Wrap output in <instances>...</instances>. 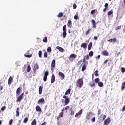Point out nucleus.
<instances>
[{
  "label": "nucleus",
  "instance_id": "obj_1",
  "mask_svg": "<svg viewBox=\"0 0 125 125\" xmlns=\"http://www.w3.org/2000/svg\"><path fill=\"white\" fill-rule=\"evenodd\" d=\"M83 85V78H80L76 82V86L79 88H82Z\"/></svg>",
  "mask_w": 125,
  "mask_h": 125
},
{
  "label": "nucleus",
  "instance_id": "obj_2",
  "mask_svg": "<svg viewBox=\"0 0 125 125\" xmlns=\"http://www.w3.org/2000/svg\"><path fill=\"white\" fill-rule=\"evenodd\" d=\"M67 25L65 24L63 27H62V38L63 39H65L66 38V36H67V28H66Z\"/></svg>",
  "mask_w": 125,
  "mask_h": 125
},
{
  "label": "nucleus",
  "instance_id": "obj_3",
  "mask_svg": "<svg viewBox=\"0 0 125 125\" xmlns=\"http://www.w3.org/2000/svg\"><path fill=\"white\" fill-rule=\"evenodd\" d=\"M63 98H64V106H66V105H68L70 102V98H69V97L66 96V95H64L63 97Z\"/></svg>",
  "mask_w": 125,
  "mask_h": 125
},
{
  "label": "nucleus",
  "instance_id": "obj_4",
  "mask_svg": "<svg viewBox=\"0 0 125 125\" xmlns=\"http://www.w3.org/2000/svg\"><path fill=\"white\" fill-rule=\"evenodd\" d=\"M24 92L21 93L17 99L16 102H21V100L24 99Z\"/></svg>",
  "mask_w": 125,
  "mask_h": 125
},
{
  "label": "nucleus",
  "instance_id": "obj_5",
  "mask_svg": "<svg viewBox=\"0 0 125 125\" xmlns=\"http://www.w3.org/2000/svg\"><path fill=\"white\" fill-rule=\"evenodd\" d=\"M77 58V55L74 54H72L70 55L69 57V60L71 61V62H73L75 59Z\"/></svg>",
  "mask_w": 125,
  "mask_h": 125
},
{
  "label": "nucleus",
  "instance_id": "obj_6",
  "mask_svg": "<svg viewBox=\"0 0 125 125\" xmlns=\"http://www.w3.org/2000/svg\"><path fill=\"white\" fill-rule=\"evenodd\" d=\"M55 67V60H53L51 65V70L52 72H54V67Z\"/></svg>",
  "mask_w": 125,
  "mask_h": 125
},
{
  "label": "nucleus",
  "instance_id": "obj_7",
  "mask_svg": "<svg viewBox=\"0 0 125 125\" xmlns=\"http://www.w3.org/2000/svg\"><path fill=\"white\" fill-rule=\"evenodd\" d=\"M47 76H48V71L45 72L44 74V77L43 78V80L44 82H46V80H47Z\"/></svg>",
  "mask_w": 125,
  "mask_h": 125
},
{
  "label": "nucleus",
  "instance_id": "obj_8",
  "mask_svg": "<svg viewBox=\"0 0 125 125\" xmlns=\"http://www.w3.org/2000/svg\"><path fill=\"white\" fill-rule=\"evenodd\" d=\"M67 26H68V28H72L73 27V24L72 23V21H71L70 20L68 21Z\"/></svg>",
  "mask_w": 125,
  "mask_h": 125
},
{
  "label": "nucleus",
  "instance_id": "obj_9",
  "mask_svg": "<svg viewBox=\"0 0 125 125\" xmlns=\"http://www.w3.org/2000/svg\"><path fill=\"white\" fill-rule=\"evenodd\" d=\"M81 47L83 48V49H86L87 48V44H86V43H83L81 45Z\"/></svg>",
  "mask_w": 125,
  "mask_h": 125
},
{
  "label": "nucleus",
  "instance_id": "obj_10",
  "mask_svg": "<svg viewBox=\"0 0 125 125\" xmlns=\"http://www.w3.org/2000/svg\"><path fill=\"white\" fill-rule=\"evenodd\" d=\"M83 109H81L79 112H78L77 113H76L75 114V118H78V117H79V116H81V115H82V114H83Z\"/></svg>",
  "mask_w": 125,
  "mask_h": 125
},
{
  "label": "nucleus",
  "instance_id": "obj_11",
  "mask_svg": "<svg viewBox=\"0 0 125 125\" xmlns=\"http://www.w3.org/2000/svg\"><path fill=\"white\" fill-rule=\"evenodd\" d=\"M107 15H108V16H111V17H113L114 15V12H113V10H111L110 11H108L107 12Z\"/></svg>",
  "mask_w": 125,
  "mask_h": 125
},
{
  "label": "nucleus",
  "instance_id": "obj_12",
  "mask_svg": "<svg viewBox=\"0 0 125 125\" xmlns=\"http://www.w3.org/2000/svg\"><path fill=\"white\" fill-rule=\"evenodd\" d=\"M55 82V76L54 74H52L51 78V83H53Z\"/></svg>",
  "mask_w": 125,
  "mask_h": 125
},
{
  "label": "nucleus",
  "instance_id": "obj_13",
  "mask_svg": "<svg viewBox=\"0 0 125 125\" xmlns=\"http://www.w3.org/2000/svg\"><path fill=\"white\" fill-rule=\"evenodd\" d=\"M91 23L92 24L93 28H96V22H95V20H92Z\"/></svg>",
  "mask_w": 125,
  "mask_h": 125
},
{
  "label": "nucleus",
  "instance_id": "obj_14",
  "mask_svg": "<svg viewBox=\"0 0 125 125\" xmlns=\"http://www.w3.org/2000/svg\"><path fill=\"white\" fill-rule=\"evenodd\" d=\"M20 92H21V87H19L17 89L16 94L17 95H20Z\"/></svg>",
  "mask_w": 125,
  "mask_h": 125
},
{
  "label": "nucleus",
  "instance_id": "obj_15",
  "mask_svg": "<svg viewBox=\"0 0 125 125\" xmlns=\"http://www.w3.org/2000/svg\"><path fill=\"white\" fill-rule=\"evenodd\" d=\"M56 49H58L59 51H60V52H63L64 51V49H63V48L59 46H57L56 47Z\"/></svg>",
  "mask_w": 125,
  "mask_h": 125
},
{
  "label": "nucleus",
  "instance_id": "obj_16",
  "mask_svg": "<svg viewBox=\"0 0 125 125\" xmlns=\"http://www.w3.org/2000/svg\"><path fill=\"white\" fill-rule=\"evenodd\" d=\"M37 69H39V65H38V63H36L34 64L33 69L34 72H37Z\"/></svg>",
  "mask_w": 125,
  "mask_h": 125
},
{
  "label": "nucleus",
  "instance_id": "obj_17",
  "mask_svg": "<svg viewBox=\"0 0 125 125\" xmlns=\"http://www.w3.org/2000/svg\"><path fill=\"white\" fill-rule=\"evenodd\" d=\"M85 60H89V56L88 55H87L84 57L83 62H85Z\"/></svg>",
  "mask_w": 125,
  "mask_h": 125
},
{
  "label": "nucleus",
  "instance_id": "obj_18",
  "mask_svg": "<svg viewBox=\"0 0 125 125\" xmlns=\"http://www.w3.org/2000/svg\"><path fill=\"white\" fill-rule=\"evenodd\" d=\"M102 54L103 55H104V56H108V55H109V53H108V52H107V50L103 51L102 52Z\"/></svg>",
  "mask_w": 125,
  "mask_h": 125
},
{
  "label": "nucleus",
  "instance_id": "obj_19",
  "mask_svg": "<svg viewBox=\"0 0 125 125\" xmlns=\"http://www.w3.org/2000/svg\"><path fill=\"white\" fill-rule=\"evenodd\" d=\"M12 81H13V78H12V77L10 76L8 79V84L10 85L12 83Z\"/></svg>",
  "mask_w": 125,
  "mask_h": 125
},
{
  "label": "nucleus",
  "instance_id": "obj_20",
  "mask_svg": "<svg viewBox=\"0 0 125 125\" xmlns=\"http://www.w3.org/2000/svg\"><path fill=\"white\" fill-rule=\"evenodd\" d=\"M59 75L61 77L62 80H64V78H65V75H64V73H62V72H59Z\"/></svg>",
  "mask_w": 125,
  "mask_h": 125
},
{
  "label": "nucleus",
  "instance_id": "obj_21",
  "mask_svg": "<svg viewBox=\"0 0 125 125\" xmlns=\"http://www.w3.org/2000/svg\"><path fill=\"white\" fill-rule=\"evenodd\" d=\"M35 109L37 112H42V108H41V106H40L39 105L36 106Z\"/></svg>",
  "mask_w": 125,
  "mask_h": 125
},
{
  "label": "nucleus",
  "instance_id": "obj_22",
  "mask_svg": "<svg viewBox=\"0 0 125 125\" xmlns=\"http://www.w3.org/2000/svg\"><path fill=\"white\" fill-rule=\"evenodd\" d=\"M44 102V99L43 98H42L39 100L38 101V104H41V103H43Z\"/></svg>",
  "mask_w": 125,
  "mask_h": 125
},
{
  "label": "nucleus",
  "instance_id": "obj_23",
  "mask_svg": "<svg viewBox=\"0 0 125 125\" xmlns=\"http://www.w3.org/2000/svg\"><path fill=\"white\" fill-rule=\"evenodd\" d=\"M89 85L90 87H93L95 86V83L94 82V81H92V82L89 83Z\"/></svg>",
  "mask_w": 125,
  "mask_h": 125
},
{
  "label": "nucleus",
  "instance_id": "obj_24",
  "mask_svg": "<svg viewBox=\"0 0 125 125\" xmlns=\"http://www.w3.org/2000/svg\"><path fill=\"white\" fill-rule=\"evenodd\" d=\"M62 117H63V111L60 113L59 115L58 116V117H57L58 121H59V119H60V118H62Z\"/></svg>",
  "mask_w": 125,
  "mask_h": 125
},
{
  "label": "nucleus",
  "instance_id": "obj_25",
  "mask_svg": "<svg viewBox=\"0 0 125 125\" xmlns=\"http://www.w3.org/2000/svg\"><path fill=\"white\" fill-rule=\"evenodd\" d=\"M102 117H103V119H102ZM100 119H102V122H103V121H104L105 120V119H106V115L102 114L100 116Z\"/></svg>",
  "mask_w": 125,
  "mask_h": 125
},
{
  "label": "nucleus",
  "instance_id": "obj_26",
  "mask_svg": "<svg viewBox=\"0 0 125 125\" xmlns=\"http://www.w3.org/2000/svg\"><path fill=\"white\" fill-rule=\"evenodd\" d=\"M70 109V106L67 105L65 107H63L62 112H64V111H67V110H69Z\"/></svg>",
  "mask_w": 125,
  "mask_h": 125
},
{
  "label": "nucleus",
  "instance_id": "obj_27",
  "mask_svg": "<svg viewBox=\"0 0 125 125\" xmlns=\"http://www.w3.org/2000/svg\"><path fill=\"white\" fill-rule=\"evenodd\" d=\"M92 47V42H90L88 45V50H90Z\"/></svg>",
  "mask_w": 125,
  "mask_h": 125
},
{
  "label": "nucleus",
  "instance_id": "obj_28",
  "mask_svg": "<svg viewBox=\"0 0 125 125\" xmlns=\"http://www.w3.org/2000/svg\"><path fill=\"white\" fill-rule=\"evenodd\" d=\"M91 114H92L91 112H87L86 117L87 120H89L90 119Z\"/></svg>",
  "mask_w": 125,
  "mask_h": 125
},
{
  "label": "nucleus",
  "instance_id": "obj_29",
  "mask_svg": "<svg viewBox=\"0 0 125 125\" xmlns=\"http://www.w3.org/2000/svg\"><path fill=\"white\" fill-rule=\"evenodd\" d=\"M70 93H71V89H68L65 92L64 95H68V94H70Z\"/></svg>",
  "mask_w": 125,
  "mask_h": 125
},
{
  "label": "nucleus",
  "instance_id": "obj_30",
  "mask_svg": "<svg viewBox=\"0 0 125 125\" xmlns=\"http://www.w3.org/2000/svg\"><path fill=\"white\" fill-rule=\"evenodd\" d=\"M39 94H42V86H40L39 88Z\"/></svg>",
  "mask_w": 125,
  "mask_h": 125
},
{
  "label": "nucleus",
  "instance_id": "obj_31",
  "mask_svg": "<svg viewBox=\"0 0 125 125\" xmlns=\"http://www.w3.org/2000/svg\"><path fill=\"white\" fill-rule=\"evenodd\" d=\"M98 86H100V87H102V86H103V85H104V84H103V82H99L98 83Z\"/></svg>",
  "mask_w": 125,
  "mask_h": 125
},
{
  "label": "nucleus",
  "instance_id": "obj_32",
  "mask_svg": "<svg viewBox=\"0 0 125 125\" xmlns=\"http://www.w3.org/2000/svg\"><path fill=\"white\" fill-rule=\"evenodd\" d=\"M31 125H37V120L36 119H34Z\"/></svg>",
  "mask_w": 125,
  "mask_h": 125
},
{
  "label": "nucleus",
  "instance_id": "obj_33",
  "mask_svg": "<svg viewBox=\"0 0 125 125\" xmlns=\"http://www.w3.org/2000/svg\"><path fill=\"white\" fill-rule=\"evenodd\" d=\"M20 110V108L19 107H18L17 108V111H16V117H19V111Z\"/></svg>",
  "mask_w": 125,
  "mask_h": 125
},
{
  "label": "nucleus",
  "instance_id": "obj_34",
  "mask_svg": "<svg viewBox=\"0 0 125 125\" xmlns=\"http://www.w3.org/2000/svg\"><path fill=\"white\" fill-rule=\"evenodd\" d=\"M85 69H86V66L85 65V63H84L83 67H82V72L84 71V70H85Z\"/></svg>",
  "mask_w": 125,
  "mask_h": 125
},
{
  "label": "nucleus",
  "instance_id": "obj_35",
  "mask_svg": "<svg viewBox=\"0 0 125 125\" xmlns=\"http://www.w3.org/2000/svg\"><path fill=\"white\" fill-rule=\"evenodd\" d=\"M63 16V13L62 12H60L59 14L57 15V17L59 18H61Z\"/></svg>",
  "mask_w": 125,
  "mask_h": 125
},
{
  "label": "nucleus",
  "instance_id": "obj_36",
  "mask_svg": "<svg viewBox=\"0 0 125 125\" xmlns=\"http://www.w3.org/2000/svg\"><path fill=\"white\" fill-rule=\"evenodd\" d=\"M70 115L71 116H73V115L75 114V111L74 110H73V109L72 108L70 109Z\"/></svg>",
  "mask_w": 125,
  "mask_h": 125
},
{
  "label": "nucleus",
  "instance_id": "obj_37",
  "mask_svg": "<svg viewBox=\"0 0 125 125\" xmlns=\"http://www.w3.org/2000/svg\"><path fill=\"white\" fill-rule=\"evenodd\" d=\"M28 121V117H25L24 120H23V123L24 124H27V122Z\"/></svg>",
  "mask_w": 125,
  "mask_h": 125
},
{
  "label": "nucleus",
  "instance_id": "obj_38",
  "mask_svg": "<svg viewBox=\"0 0 125 125\" xmlns=\"http://www.w3.org/2000/svg\"><path fill=\"white\" fill-rule=\"evenodd\" d=\"M98 73H99V71L98 70H96L94 71L95 76L96 77H98V76H99V74H98Z\"/></svg>",
  "mask_w": 125,
  "mask_h": 125
},
{
  "label": "nucleus",
  "instance_id": "obj_39",
  "mask_svg": "<svg viewBox=\"0 0 125 125\" xmlns=\"http://www.w3.org/2000/svg\"><path fill=\"white\" fill-rule=\"evenodd\" d=\"M95 12H96V10L95 9L92 10L90 12V14H91L92 15H93V14H94Z\"/></svg>",
  "mask_w": 125,
  "mask_h": 125
},
{
  "label": "nucleus",
  "instance_id": "obj_40",
  "mask_svg": "<svg viewBox=\"0 0 125 125\" xmlns=\"http://www.w3.org/2000/svg\"><path fill=\"white\" fill-rule=\"evenodd\" d=\"M99 81H100L99 78H96L94 82L96 83H99Z\"/></svg>",
  "mask_w": 125,
  "mask_h": 125
},
{
  "label": "nucleus",
  "instance_id": "obj_41",
  "mask_svg": "<svg viewBox=\"0 0 125 125\" xmlns=\"http://www.w3.org/2000/svg\"><path fill=\"white\" fill-rule=\"evenodd\" d=\"M25 57H27V58H30V57H32L33 56V55L30 54V55H24Z\"/></svg>",
  "mask_w": 125,
  "mask_h": 125
},
{
  "label": "nucleus",
  "instance_id": "obj_42",
  "mask_svg": "<svg viewBox=\"0 0 125 125\" xmlns=\"http://www.w3.org/2000/svg\"><path fill=\"white\" fill-rule=\"evenodd\" d=\"M90 31H91V29H90V28H89V29L87 30V31H86V33H85L86 36H87V35H88V34H89V32H90Z\"/></svg>",
  "mask_w": 125,
  "mask_h": 125
},
{
  "label": "nucleus",
  "instance_id": "obj_43",
  "mask_svg": "<svg viewBox=\"0 0 125 125\" xmlns=\"http://www.w3.org/2000/svg\"><path fill=\"white\" fill-rule=\"evenodd\" d=\"M30 71H31V66L30 65H29L27 66V72H30Z\"/></svg>",
  "mask_w": 125,
  "mask_h": 125
},
{
  "label": "nucleus",
  "instance_id": "obj_44",
  "mask_svg": "<svg viewBox=\"0 0 125 125\" xmlns=\"http://www.w3.org/2000/svg\"><path fill=\"white\" fill-rule=\"evenodd\" d=\"M38 54L40 58H42V51H39Z\"/></svg>",
  "mask_w": 125,
  "mask_h": 125
},
{
  "label": "nucleus",
  "instance_id": "obj_45",
  "mask_svg": "<svg viewBox=\"0 0 125 125\" xmlns=\"http://www.w3.org/2000/svg\"><path fill=\"white\" fill-rule=\"evenodd\" d=\"M47 52H51L52 50H51V47H48L47 49Z\"/></svg>",
  "mask_w": 125,
  "mask_h": 125
},
{
  "label": "nucleus",
  "instance_id": "obj_46",
  "mask_svg": "<svg viewBox=\"0 0 125 125\" xmlns=\"http://www.w3.org/2000/svg\"><path fill=\"white\" fill-rule=\"evenodd\" d=\"M122 28V26L121 25H120V26H117L116 29H115V31H118V30H120Z\"/></svg>",
  "mask_w": 125,
  "mask_h": 125
},
{
  "label": "nucleus",
  "instance_id": "obj_47",
  "mask_svg": "<svg viewBox=\"0 0 125 125\" xmlns=\"http://www.w3.org/2000/svg\"><path fill=\"white\" fill-rule=\"evenodd\" d=\"M43 42H47V37H45L44 39H43Z\"/></svg>",
  "mask_w": 125,
  "mask_h": 125
},
{
  "label": "nucleus",
  "instance_id": "obj_48",
  "mask_svg": "<svg viewBox=\"0 0 125 125\" xmlns=\"http://www.w3.org/2000/svg\"><path fill=\"white\" fill-rule=\"evenodd\" d=\"M89 56L90 57H92V56H93V51H90V52L89 53Z\"/></svg>",
  "mask_w": 125,
  "mask_h": 125
},
{
  "label": "nucleus",
  "instance_id": "obj_49",
  "mask_svg": "<svg viewBox=\"0 0 125 125\" xmlns=\"http://www.w3.org/2000/svg\"><path fill=\"white\" fill-rule=\"evenodd\" d=\"M12 123H13V119H11L9 122V125H12Z\"/></svg>",
  "mask_w": 125,
  "mask_h": 125
},
{
  "label": "nucleus",
  "instance_id": "obj_50",
  "mask_svg": "<svg viewBox=\"0 0 125 125\" xmlns=\"http://www.w3.org/2000/svg\"><path fill=\"white\" fill-rule=\"evenodd\" d=\"M82 62H83V61H82V60L79 61L78 62V63H77V65H78V66H80V65H81V64H82Z\"/></svg>",
  "mask_w": 125,
  "mask_h": 125
},
{
  "label": "nucleus",
  "instance_id": "obj_51",
  "mask_svg": "<svg viewBox=\"0 0 125 125\" xmlns=\"http://www.w3.org/2000/svg\"><path fill=\"white\" fill-rule=\"evenodd\" d=\"M121 72H122V73H125V67H121Z\"/></svg>",
  "mask_w": 125,
  "mask_h": 125
},
{
  "label": "nucleus",
  "instance_id": "obj_52",
  "mask_svg": "<svg viewBox=\"0 0 125 125\" xmlns=\"http://www.w3.org/2000/svg\"><path fill=\"white\" fill-rule=\"evenodd\" d=\"M44 57L46 58L47 57V52H45L44 53Z\"/></svg>",
  "mask_w": 125,
  "mask_h": 125
},
{
  "label": "nucleus",
  "instance_id": "obj_53",
  "mask_svg": "<svg viewBox=\"0 0 125 125\" xmlns=\"http://www.w3.org/2000/svg\"><path fill=\"white\" fill-rule=\"evenodd\" d=\"M108 5H109V4H108V3H105L104 4V8H108Z\"/></svg>",
  "mask_w": 125,
  "mask_h": 125
},
{
  "label": "nucleus",
  "instance_id": "obj_54",
  "mask_svg": "<svg viewBox=\"0 0 125 125\" xmlns=\"http://www.w3.org/2000/svg\"><path fill=\"white\" fill-rule=\"evenodd\" d=\"M125 86L124 85H122L121 86V90H125Z\"/></svg>",
  "mask_w": 125,
  "mask_h": 125
},
{
  "label": "nucleus",
  "instance_id": "obj_55",
  "mask_svg": "<svg viewBox=\"0 0 125 125\" xmlns=\"http://www.w3.org/2000/svg\"><path fill=\"white\" fill-rule=\"evenodd\" d=\"M5 106H3L1 108V111H4V110H5Z\"/></svg>",
  "mask_w": 125,
  "mask_h": 125
},
{
  "label": "nucleus",
  "instance_id": "obj_56",
  "mask_svg": "<svg viewBox=\"0 0 125 125\" xmlns=\"http://www.w3.org/2000/svg\"><path fill=\"white\" fill-rule=\"evenodd\" d=\"M73 8H74V9H76L77 8V5L76 4H74L73 5Z\"/></svg>",
  "mask_w": 125,
  "mask_h": 125
},
{
  "label": "nucleus",
  "instance_id": "obj_57",
  "mask_svg": "<svg viewBox=\"0 0 125 125\" xmlns=\"http://www.w3.org/2000/svg\"><path fill=\"white\" fill-rule=\"evenodd\" d=\"M100 114H101V110L99 109V110H98V115L99 116V115H100Z\"/></svg>",
  "mask_w": 125,
  "mask_h": 125
},
{
  "label": "nucleus",
  "instance_id": "obj_58",
  "mask_svg": "<svg viewBox=\"0 0 125 125\" xmlns=\"http://www.w3.org/2000/svg\"><path fill=\"white\" fill-rule=\"evenodd\" d=\"M91 122L92 123H94L95 122V118L93 117L92 119H91Z\"/></svg>",
  "mask_w": 125,
  "mask_h": 125
},
{
  "label": "nucleus",
  "instance_id": "obj_59",
  "mask_svg": "<svg viewBox=\"0 0 125 125\" xmlns=\"http://www.w3.org/2000/svg\"><path fill=\"white\" fill-rule=\"evenodd\" d=\"M116 41H117L116 38H113L112 39V42H116Z\"/></svg>",
  "mask_w": 125,
  "mask_h": 125
},
{
  "label": "nucleus",
  "instance_id": "obj_60",
  "mask_svg": "<svg viewBox=\"0 0 125 125\" xmlns=\"http://www.w3.org/2000/svg\"><path fill=\"white\" fill-rule=\"evenodd\" d=\"M78 15H75V16H74V19L75 20H78Z\"/></svg>",
  "mask_w": 125,
  "mask_h": 125
},
{
  "label": "nucleus",
  "instance_id": "obj_61",
  "mask_svg": "<svg viewBox=\"0 0 125 125\" xmlns=\"http://www.w3.org/2000/svg\"><path fill=\"white\" fill-rule=\"evenodd\" d=\"M124 111H125V105H124L122 108V111L124 112Z\"/></svg>",
  "mask_w": 125,
  "mask_h": 125
},
{
  "label": "nucleus",
  "instance_id": "obj_62",
  "mask_svg": "<svg viewBox=\"0 0 125 125\" xmlns=\"http://www.w3.org/2000/svg\"><path fill=\"white\" fill-rule=\"evenodd\" d=\"M46 125V122H44L42 123L41 125Z\"/></svg>",
  "mask_w": 125,
  "mask_h": 125
},
{
  "label": "nucleus",
  "instance_id": "obj_63",
  "mask_svg": "<svg viewBox=\"0 0 125 125\" xmlns=\"http://www.w3.org/2000/svg\"><path fill=\"white\" fill-rule=\"evenodd\" d=\"M108 62V60H106L104 62V64H106Z\"/></svg>",
  "mask_w": 125,
  "mask_h": 125
},
{
  "label": "nucleus",
  "instance_id": "obj_64",
  "mask_svg": "<svg viewBox=\"0 0 125 125\" xmlns=\"http://www.w3.org/2000/svg\"><path fill=\"white\" fill-rule=\"evenodd\" d=\"M94 40L95 41H97V37L95 36V37H94Z\"/></svg>",
  "mask_w": 125,
  "mask_h": 125
}]
</instances>
